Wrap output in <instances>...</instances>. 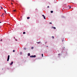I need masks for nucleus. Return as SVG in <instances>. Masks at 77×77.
Wrapping results in <instances>:
<instances>
[{
	"instance_id": "1",
	"label": "nucleus",
	"mask_w": 77,
	"mask_h": 77,
	"mask_svg": "<svg viewBox=\"0 0 77 77\" xmlns=\"http://www.w3.org/2000/svg\"><path fill=\"white\" fill-rule=\"evenodd\" d=\"M30 57H36V55H34V56H33V55L30 56Z\"/></svg>"
},
{
	"instance_id": "2",
	"label": "nucleus",
	"mask_w": 77,
	"mask_h": 77,
	"mask_svg": "<svg viewBox=\"0 0 77 77\" xmlns=\"http://www.w3.org/2000/svg\"><path fill=\"white\" fill-rule=\"evenodd\" d=\"M9 57H10V56L8 55V59H7V61H9Z\"/></svg>"
},
{
	"instance_id": "3",
	"label": "nucleus",
	"mask_w": 77,
	"mask_h": 77,
	"mask_svg": "<svg viewBox=\"0 0 77 77\" xmlns=\"http://www.w3.org/2000/svg\"><path fill=\"white\" fill-rule=\"evenodd\" d=\"M13 63H14L13 62H12L10 64V65H12V64H13Z\"/></svg>"
},
{
	"instance_id": "4",
	"label": "nucleus",
	"mask_w": 77,
	"mask_h": 77,
	"mask_svg": "<svg viewBox=\"0 0 77 77\" xmlns=\"http://www.w3.org/2000/svg\"><path fill=\"white\" fill-rule=\"evenodd\" d=\"M28 56H30V53L28 54Z\"/></svg>"
},
{
	"instance_id": "5",
	"label": "nucleus",
	"mask_w": 77,
	"mask_h": 77,
	"mask_svg": "<svg viewBox=\"0 0 77 77\" xmlns=\"http://www.w3.org/2000/svg\"><path fill=\"white\" fill-rule=\"evenodd\" d=\"M51 13H53V11H51Z\"/></svg>"
},
{
	"instance_id": "6",
	"label": "nucleus",
	"mask_w": 77,
	"mask_h": 77,
	"mask_svg": "<svg viewBox=\"0 0 77 77\" xmlns=\"http://www.w3.org/2000/svg\"><path fill=\"white\" fill-rule=\"evenodd\" d=\"M27 19H30V17H27Z\"/></svg>"
},
{
	"instance_id": "7",
	"label": "nucleus",
	"mask_w": 77,
	"mask_h": 77,
	"mask_svg": "<svg viewBox=\"0 0 77 77\" xmlns=\"http://www.w3.org/2000/svg\"><path fill=\"white\" fill-rule=\"evenodd\" d=\"M23 34H26V32H23Z\"/></svg>"
},
{
	"instance_id": "8",
	"label": "nucleus",
	"mask_w": 77,
	"mask_h": 77,
	"mask_svg": "<svg viewBox=\"0 0 77 77\" xmlns=\"http://www.w3.org/2000/svg\"><path fill=\"white\" fill-rule=\"evenodd\" d=\"M13 11H14V12H16V10H13Z\"/></svg>"
},
{
	"instance_id": "9",
	"label": "nucleus",
	"mask_w": 77,
	"mask_h": 77,
	"mask_svg": "<svg viewBox=\"0 0 77 77\" xmlns=\"http://www.w3.org/2000/svg\"><path fill=\"white\" fill-rule=\"evenodd\" d=\"M42 17H45V16H44V15H43V14L42 15Z\"/></svg>"
},
{
	"instance_id": "10",
	"label": "nucleus",
	"mask_w": 77,
	"mask_h": 77,
	"mask_svg": "<svg viewBox=\"0 0 77 77\" xmlns=\"http://www.w3.org/2000/svg\"><path fill=\"white\" fill-rule=\"evenodd\" d=\"M24 50H26V48H24Z\"/></svg>"
},
{
	"instance_id": "11",
	"label": "nucleus",
	"mask_w": 77,
	"mask_h": 77,
	"mask_svg": "<svg viewBox=\"0 0 77 77\" xmlns=\"http://www.w3.org/2000/svg\"><path fill=\"white\" fill-rule=\"evenodd\" d=\"M31 49H33V47H32L31 48Z\"/></svg>"
},
{
	"instance_id": "12",
	"label": "nucleus",
	"mask_w": 77,
	"mask_h": 77,
	"mask_svg": "<svg viewBox=\"0 0 77 77\" xmlns=\"http://www.w3.org/2000/svg\"><path fill=\"white\" fill-rule=\"evenodd\" d=\"M20 54H22V52H20Z\"/></svg>"
},
{
	"instance_id": "13",
	"label": "nucleus",
	"mask_w": 77,
	"mask_h": 77,
	"mask_svg": "<svg viewBox=\"0 0 77 77\" xmlns=\"http://www.w3.org/2000/svg\"><path fill=\"white\" fill-rule=\"evenodd\" d=\"M44 19H45V16L44 17Z\"/></svg>"
},
{
	"instance_id": "14",
	"label": "nucleus",
	"mask_w": 77,
	"mask_h": 77,
	"mask_svg": "<svg viewBox=\"0 0 77 77\" xmlns=\"http://www.w3.org/2000/svg\"><path fill=\"white\" fill-rule=\"evenodd\" d=\"M52 38H53V39H54V36H52Z\"/></svg>"
},
{
	"instance_id": "15",
	"label": "nucleus",
	"mask_w": 77,
	"mask_h": 77,
	"mask_svg": "<svg viewBox=\"0 0 77 77\" xmlns=\"http://www.w3.org/2000/svg\"><path fill=\"white\" fill-rule=\"evenodd\" d=\"M53 29H56V27H53Z\"/></svg>"
},
{
	"instance_id": "16",
	"label": "nucleus",
	"mask_w": 77,
	"mask_h": 77,
	"mask_svg": "<svg viewBox=\"0 0 77 77\" xmlns=\"http://www.w3.org/2000/svg\"><path fill=\"white\" fill-rule=\"evenodd\" d=\"M13 52H15V50H13Z\"/></svg>"
},
{
	"instance_id": "17",
	"label": "nucleus",
	"mask_w": 77,
	"mask_h": 77,
	"mask_svg": "<svg viewBox=\"0 0 77 77\" xmlns=\"http://www.w3.org/2000/svg\"><path fill=\"white\" fill-rule=\"evenodd\" d=\"M42 56L43 57V54H42Z\"/></svg>"
},
{
	"instance_id": "18",
	"label": "nucleus",
	"mask_w": 77,
	"mask_h": 77,
	"mask_svg": "<svg viewBox=\"0 0 77 77\" xmlns=\"http://www.w3.org/2000/svg\"><path fill=\"white\" fill-rule=\"evenodd\" d=\"M49 24H52V23H51L50 22L49 23Z\"/></svg>"
},
{
	"instance_id": "19",
	"label": "nucleus",
	"mask_w": 77,
	"mask_h": 77,
	"mask_svg": "<svg viewBox=\"0 0 77 77\" xmlns=\"http://www.w3.org/2000/svg\"><path fill=\"white\" fill-rule=\"evenodd\" d=\"M15 40L16 41H17V39H15Z\"/></svg>"
},
{
	"instance_id": "20",
	"label": "nucleus",
	"mask_w": 77,
	"mask_h": 77,
	"mask_svg": "<svg viewBox=\"0 0 77 77\" xmlns=\"http://www.w3.org/2000/svg\"><path fill=\"white\" fill-rule=\"evenodd\" d=\"M2 39H1L0 40L1 41H2Z\"/></svg>"
},
{
	"instance_id": "21",
	"label": "nucleus",
	"mask_w": 77,
	"mask_h": 77,
	"mask_svg": "<svg viewBox=\"0 0 77 77\" xmlns=\"http://www.w3.org/2000/svg\"><path fill=\"white\" fill-rule=\"evenodd\" d=\"M40 43V42H38V44H39Z\"/></svg>"
},
{
	"instance_id": "22",
	"label": "nucleus",
	"mask_w": 77,
	"mask_h": 77,
	"mask_svg": "<svg viewBox=\"0 0 77 77\" xmlns=\"http://www.w3.org/2000/svg\"><path fill=\"white\" fill-rule=\"evenodd\" d=\"M4 11L5 12V13H6V11H5V10H4Z\"/></svg>"
},
{
	"instance_id": "23",
	"label": "nucleus",
	"mask_w": 77,
	"mask_h": 77,
	"mask_svg": "<svg viewBox=\"0 0 77 77\" xmlns=\"http://www.w3.org/2000/svg\"><path fill=\"white\" fill-rule=\"evenodd\" d=\"M1 9H3V8H2V7H1Z\"/></svg>"
},
{
	"instance_id": "24",
	"label": "nucleus",
	"mask_w": 77,
	"mask_h": 77,
	"mask_svg": "<svg viewBox=\"0 0 77 77\" xmlns=\"http://www.w3.org/2000/svg\"><path fill=\"white\" fill-rule=\"evenodd\" d=\"M11 4H12V5H13V3H11Z\"/></svg>"
},
{
	"instance_id": "25",
	"label": "nucleus",
	"mask_w": 77,
	"mask_h": 77,
	"mask_svg": "<svg viewBox=\"0 0 77 77\" xmlns=\"http://www.w3.org/2000/svg\"><path fill=\"white\" fill-rule=\"evenodd\" d=\"M48 8H49V6H48Z\"/></svg>"
},
{
	"instance_id": "26",
	"label": "nucleus",
	"mask_w": 77,
	"mask_h": 77,
	"mask_svg": "<svg viewBox=\"0 0 77 77\" xmlns=\"http://www.w3.org/2000/svg\"><path fill=\"white\" fill-rule=\"evenodd\" d=\"M71 8V7H69V9Z\"/></svg>"
},
{
	"instance_id": "27",
	"label": "nucleus",
	"mask_w": 77,
	"mask_h": 77,
	"mask_svg": "<svg viewBox=\"0 0 77 77\" xmlns=\"http://www.w3.org/2000/svg\"><path fill=\"white\" fill-rule=\"evenodd\" d=\"M63 40H62V42H63Z\"/></svg>"
},
{
	"instance_id": "28",
	"label": "nucleus",
	"mask_w": 77,
	"mask_h": 77,
	"mask_svg": "<svg viewBox=\"0 0 77 77\" xmlns=\"http://www.w3.org/2000/svg\"><path fill=\"white\" fill-rule=\"evenodd\" d=\"M2 23L1 22H0V23Z\"/></svg>"
},
{
	"instance_id": "29",
	"label": "nucleus",
	"mask_w": 77,
	"mask_h": 77,
	"mask_svg": "<svg viewBox=\"0 0 77 77\" xmlns=\"http://www.w3.org/2000/svg\"><path fill=\"white\" fill-rule=\"evenodd\" d=\"M14 39H15V37H14Z\"/></svg>"
},
{
	"instance_id": "30",
	"label": "nucleus",
	"mask_w": 77,
	"mask_h": 77,
	"mask_svg": "<svg viewBox=\"0 0 77 77\" xmlns=\"http://www.w3.org/2000/svg\"><path fill=\"white\" fill-rule=\"evenodd\" d=\"M2 15H3V14H2Z\"/></svg>"
},
{
	"instance_id": "31",
	"label": "nucleus",
	"mask_w": 77,
	"mask_h": 77,
	"mask_svg": "<svg viewBox=\"0 0 77 77\" xmlns=\"http://www.w3.org/2000/svg\"><path fill=\"white\" fill-rule=\"evenodd\" d=\"M47 47H48V46H47Z\"/></svg>"
}]
</instances>
